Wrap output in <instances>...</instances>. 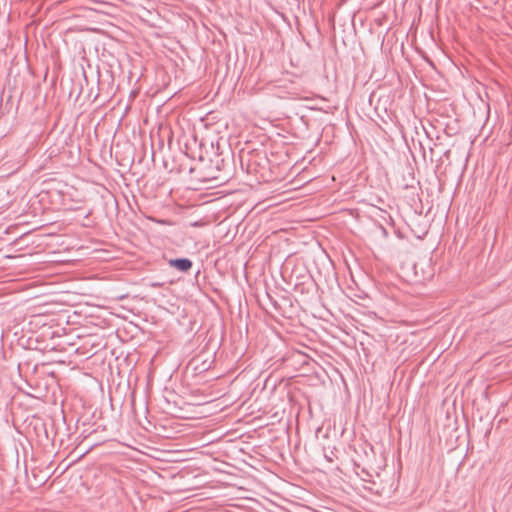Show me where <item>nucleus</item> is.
I'll list each match as a JSON object with an SVG mask.
<instances>
[{
  "mask_svg": "<svg viewBox=\"0 0 512 512\" xmlns=\"http://www.w3.org/2000/svg\"><path fill=\"white\" fill-rule=\"evenodd\" d=\"M249 171L254 172L258 179L263 182H270L275 179L270 167V161L266 155H257L248 165Z\"/></svg>",
  "mask_w": 512,
  "mask_h": 512,
  "instance_id": "obj_3",
  "label": "nucleus"
},
{
  "mask_svg": "<svg viewBox=\"0 0 512 512\" xmlns=\"http://www.w3.org/2000/svg\"><path fill=\"white\" fill-rule=\"evenodd\" d=\"M443 132L431 133L430 138L432 140V147L445 146L448 139L453 135L450 134L449 130H442Z\"/></svg>",
  "mask_w": 512,
  "mask_h": 512,
  "instance_id": "obj_7",
  "label": "nucleus"
},
{
  "mask_svg": "<svg viewBox=\"0 0 512 512\" xmlns=\"http://www.w3.org/2000/svg\"><path fill=\"white\" fill-rule=\"evenodd\" d=\"M156 136L161 145H163L162 140L166 138L169 149L175 146L181 153L191 155V158H194L197 151L204 146V142L198 138L196 130H150V138L153 140Z\"/></svg>",
  "mask_w": 512,
  "mask_h": 512,
  "instance_id": "obj_1",
  "label": "nucleus"
},
{
  "mask_svg": "<svg viewBox=\"0 0 512 512\" xmlns=\"http://www.w3.org/2000/svg\"><path fill=\"white\" fill-rule=\"evenodd\" d=\"M222 137H220L217 142H216V146H217V149L219 150L220 149V146H221V141H222Z\"/></svg>",
  "mask_w": 512,
  "mask_h": 512,
  "instance_id": "obj_9",
  "label": "nucleus"
},
{
  "mask_svg": "<svg viewBox=\"0 0 512 512\" xmlns=\"http://www.w3.org/2000/svg\"><path fill=\"white\" fill-rule=\"evenodd\" d=\"M411 140L413 144L415 145L416 142L418 143L420 149L425 151V149H429L431 152H433L432 147V140L430 138L431 133H438L440 130H411ZM443 131H441L442 133Z\"/></svg>",
  "mask_w": 512,
  "mask_h": 512,
  "instance_id": "obj_5",
  "label": "nucleus"
},
{
  "mask_svg": "<svg viewBox=\"0 0 512 512\" xmlns=\"http://www.w3.org/2000/svg\"><path fill=\"white\" fill-rule=\"evenodd\" d=\"M168 264L170 267H173L177 269L180 272H188L192 266L193 262L188 258H176V259H170L168 261Z\"/></svg>",
  "mask_w": 512,
  "mask_h": 512,
  "instance_id": "obj_6",
  "label": "nucleus"
},
{
  "mask_svg": "<svg viewBox=\"0 0 512 512\" xmlns=\"http://www.w3.org/2000/svg\"><path fill=\"white\" fill-rule=\"evenodd\" d=\"M195 163L191 155L181 153L173 158L171 166H169L167 161H165L164 165L171 173L182 174L187 172L189 174V166H194Z\"/></svg>",
  "mask_w": 512,
  "mask_h": 512,
  "instance_id": "obj_4",
  "label": "nucleus"
},
{
  "mask_svg": "<svg viewBox=\"0 0 512 512\" xmlns=\"http://www.w3.org/2000/svg\"><path fill=\"white\" fill-rule=\"evenodd\" d=\"M189 175L192 180L202 183L222 182L224 180L219 165L214 166L210 162L204 161L201 155H199V160L194 166H189Z\"/></svg>",
  "mask_w": 512,
  "mask_h": 512,
  "instance_id": "obj_2",
  "label": "nucleus"
},
{
  "mask_svg": "<svg viewBox=\"0 0 512 512\" xmlns=\"http://www.w3.org/2000/svg\"><path fill=\"white\" fill-rule=\"evenodd\" d=\"M402 136H403V138H405V139L407 138V134H406V133H402Z\"/></svg>",
  "mask_w": 512,
  "mask_h": 512,
  "instance_id": "obj_11",
  "label": "nucleus"
},
{
  "mask_svg": "<svg viewBox=\"0 0 512 512\" xmlns=\"http://www.w3.org/2000/svg\"><path fill=\"white\" fill-rule=\"evenodd\" d=\"M253 143V140L249 138V136H247V139H246V144H252Z\"/></svg>",
  "mask_w": 512,
  "mask_h": 512,
  "instance_id": "obj_10",
  "label": "nucleus"
},
{
  "mask_svg": "<svg viewBox=\"0 0 512 512\" xmlns=\"http://www.w3.org/2000/svg\"><path fill=\"white\" fill-rule=\"evenodd\" d=\"M268 137L265 135V134H261V135H258L257 136V142H259V144L261 146H263L265 144V142L267 141Z\"/></svg>",
  "mask_w": 512,
  "mask_h": 512,
  "instance_id": "obj_8",
  "label": "nucleus"
}]
</instances>
